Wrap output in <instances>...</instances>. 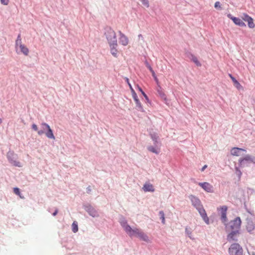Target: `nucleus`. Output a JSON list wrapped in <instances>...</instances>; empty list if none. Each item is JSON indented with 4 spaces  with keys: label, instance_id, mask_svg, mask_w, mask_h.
<instances>
[{
    "label": "nucleus",
    "instance_id": "6ab92c4d",
    "mask_svg": "<svg viewBox=\"0 0 255 255\" xmlns=\"http://www.w3.org/2000/svg\"><path fill=\"white\" fill-rule=\"evenodd\" d=\"M137 237L139 238L140 240H142L146 243L150 242V240L147 235L142 231L141 232Z\"/></svg>",
    "mask_w": 255,
    "mask_h": 255
},
{
    "label": "nucleus",
    "instance_id": "a18cd8bd",
    "mask_svg": "<svg viewBox=\"0 0 255 255\" xmlns=\"http://www.w3.org/2000/svg\"><path fill=\"white\" fill-rule=\"evenodd\" d=\"M2 123V120L0 118V124H1Z\"/></svg>",
    "mask_w": 255,
    "mask_h": 255
},
{
    "label": "nucleus",
    "instance_id": "b1692460",
    "mask_svg": "<svg viewBox=\"0 0 255 255\" xmlns=\"http://www.w3.org/2000/svg\"><path fill=\"white\" fill-rule=\"evenodd\" d=\"M191 60L197 66H201V63L198 61V58L196 56H193V55L192 56Z\"/></svg>",
    "mask_w": 255,
    "mask_h": 255
},
{
    "label": "nucleus",
    "instance_id": "79ce46f5",
    "mask_svg": "<svg viewBox=\"0 0 255 255\" xmlns=\"http://www.w3.org/2000/svg\"><path fill=\"white\" fill-rule=\"evenodd\" d=\"M207 167V165H205L201 169V171H203Z\"/></svg>",
    "mask_w": 255,
    "mask_h": 255
},
{
    "label": "nucleus",
    "instance_id": "2eb2a0df",
    "mask_svg": "<svg viewBox=\"0 0 255 255\" xmlns=\"http://www.w3.org/2000/svg\"><path fill=\"white\" fill-rule=\"evenodd\" d=\"M18 47L19 48L21 53H23L25 56H27L28 55L29 50L24 44L20 43V44L18 45Z\"/></svg>",
    "mask_w": 255,
    "mask_h": 255
},
{
    "label": "nucleus",
    "instance_id": "f8f14e48",
    "mask_svg": "<svg viewBox=\"0 0 255 255\" xmlns=\"http://www.w3.org/2000/svg\"><path fill=\"white\" fill-rule=\"evenodd\" d=\"M198 185L208 192H213V186L208 182L199 183Z\"/></svg>",
    "mask_w": 255,
    "mask_h": 255
},
{
    "label": "nucleus",
    "instance_id": "4468645a",
    "mask_svg": "<svg viewBox=\"0 0 255 255\" xmlns=\"http://www.w3.org/2000/svg\"><path fill=\"white\" fill-rule=\"evenodd\" d=\"M198 211L205 223L207 224H209V220L207 217L205 210L203 208H198Z\"/></svg>",
    "mask_w": 255,
    "mask_h": 255
},
{
    "label": "nucleus",
    "instance_id": "c85d7f7f",
    "mask_svg": "<svg viewBox=\"0 0 255 255\" xmlns=\"http://www.w3.org/2000/svg\"><path fill=\"white\" fill-rule=\"evenodd\" d=\"M159 215L160 216V218L162 219V223L164 224L165 223V218H164V214L162 211L159 212Z\"/></svg>",
    "mask_w": 255,
    "mask_h": 255
},
{
    "label": "nucleus",
    "instance_id": "dca6fc26",
    "mask_svg": "<svg viewBox=\"0 0 255 255\" xmlns=\"http://www.w3.org/2000/svg\"><path fill=\"white\" fill-rule=\"evenodd\" d=\"M144 192H154V188L152 184L150 183H145L142 188Z\"/></svg>",
    "mask_w": 255,
    "mask_h": 255
},
{
    "label": "nucleus",
    "instance_id": "ea45409f",
    "mask_svg": "<svg viewBox=\"0 0 255 255\" xmlns=\"http://www.w3.org/2000/svg\"><path fill=\"white\" fill-rule=\"evenodd\" d=\"M146 66L149 69L150 71L153 70L152 67L148 63L146 64Z\"/></svg>",
    "mask_w": 255,
    "mask_h": 255
},
{
    "label": "nucleus",
    "instance_id": "4c0bfd02",
    "mask_svg": "<svg viewBox=\"0 0 255 255\" xmlns=\"http://www.w3.org/2000/svg\"><path fill=\"white\" fill-rule=\"evenodd\" d=\"M236 170L238 172V174H239V176L240 177L242 175L241 171L239 169V168L238 167L236 168Z\"/></svg>",
    "mask_w": 255,
    "mask_h": 255
},
{
    "label": "nucleus",
    "instance_id": "7ed1b4c3",
    "mask_svg": "<svg viewBox=\"0 0 255 255\" xmlns=\"http://www.w3.org/2000/svg\"><path fill=\"white\" fill-rule=\"evenodd\" d=\"M243 250L239 244H232L229 248L230 255H243Z\"/></svg>",
    "mask_w": 255,
    "mask_h": 255
},
{
    "label": "nucleus",
    "instance_id": "37998d69",
    "mask_svg": "<svg viewBox=\"0 0 255 255\" xmlns=\"http://www.w3.org/2000/svg\"><path fill=\"white\" fill-rule=\"evenodd\" d=\"M58 213V210H56L55 212L53 213V216H56Z\"/></svg>",
    "mask_w": 255,
    "mask_h": 255
},
{
    "label": "nucleus",
    "instance_id": "7c9ffc66",
    "mask_svg": "<svg viewBox=\"0 0 255 255\" xmlns=\"http://www.w3.org/2000/svg\"><path fill=\"white\" fill-rule=\"evenodd\" d=\"M13 192L14 193L17 195H19L20 197H21L20 196V191H19V188H17V187H15V188H13Z\"/></svg>",
    "mask_w": 255,
    "mask_h": 255
},
{
    "label": "nucleus",
    "instance_id": "1a4fd4ad",
    "mask_svg": "<svg viewBox=\"0 0 255 255\" xmlns=\"http://www.w3.org/2000/svg\"><path fill=\"white\" fill-rule=\"evenodd\" d=\"M228 17L232 19L235 24L242 27L246 26V24L242 19L233 16L231 14H228Z\"/></svg>",
    "mask_w": 255,
    "mask_h": 255
},
{
    "label": "nucleus",
    "instance_id": "58836bf2",
    "mask_svg": "<svg viewBox=\"0 0 255 255\" xmlns=\"http://www.w3.org/2000/svg\"><path fill=\"white\" fill-rule=\"evenodd\" d=\"M153 78H154V80L155 81L156 84L158 86L159 85V81H158V79H157V77L156 76H154V77H153Z\"/></svg>",
    "mask_w": 255,
    "mask_h": 255
},
{
    "label": "nucleus",
    "instance_id": "cd10ccee",
    "mask_svg": "<svg viewBox=\"0 0 255 255\" xmlns=\"http://www.w3.org/2000/svg\"><path fill=\"white\" fill-rule=\"evenodd\" d=\"M131 94L132 98L134 99V101H137V100H138V97L133 89H131Z\"/></svg>",
    "mask_w": 255,
    "mask_h": 255
},
{
    "label": "nucleus",
    "instance_id": "0eeeda50",
    "mask_svg": "<svg viewBox=\"0 0 255 255\" xmlns=\"http://www.w3.org/2000/svg\"><path fill=\"white\" fill-rule=\"evenodd\" d=\"M242 19L248 22V26L251 28H253L255 27V24L254 22V19L252 17L246 13H243L242 17Z\"/></svg>",
    "mask_w": 255,
    "mask_h": 255
},
{
    "label": "nucleus",
    "instance_id": "f704fd0d",
    "mask_svg": "<svg viewBox=\"0 0 255 255\" xmlns=\"http://www.w3.org/2000/svg\"><path fill=\"white\" fill-rule=\"evenodd\" d=\"M215 8H221L220 2L219 1H216L215 3Z\"/></svg>",
    "mask_w": 255,
    "mask_h": 255
},
{
    "label": "nucleus",
    "instance_id": "9d476101",
    "mask_svg": "<svg viewBox=\"0 0 255 255\" xmlns=\"http://www.w3.org/2000/svg\"><path fill=\"white\" fill-rule=\"evenodd\" d=\"M246 228L249 232H252L255 229V219H247Z\"/></svg>",
    "mask_w": 255,
    "mask_h": 255
},
{
    "label": "nucleus",
    "instance_id": "39448f33",
    "mask_svg": "<svg viewBox=\"0 0 255 255\" xmlns=\"http://www.w3.org/2000/svg\"><path fill=\"white\" fill-rule=\"evenodd\" d=\"M14 153L13 151H9L7 153V158L9 162L15 166L21 167V164L19 161L14 159Z\"/></svg>",
    "mask_w": 255,
    "mask_h": 255
},
{
    "label": "nucleus",
    "instance_id": "9b49d317",
    "mask_svg": "<svg viewBox=\"0 0 255 255\" xmlns=\"http://www.w3.org/2000/svg\"><path fill=\"white\" fill-rule=\"evenodd\" d=\"M246 152V150L239 147H233L231 150V153L233 156H239L242 155V152Z\"/></svg>",
    "mask_w": 255,
    "mask_h": 255
},
{
    "label": "nucleus",
    "instance_id": "473e14b6",
    "mask_svg": "<svg viewBox=\"0 0 255 255\" xmlns=\"http://www.w3.org/2000/svg\"><path fill=\"white\" fill-rule=\"evenodd\" d=\"M194 200L195 201V202L196 203V204L198 205L200 204V201L198 198L195 197H193L192 199V202H193Z\"/></svg>",
    "mask_w": 255,
    "mask_h": 255
},
{
    "label": "nucleus",
    "instance_id": "20e7f679",
    "mask_svg": "<svg viewBox=\"0 0 255 255\" xmlns=\"http://www.w3.org/2000/svg\"><path fill=\"white\" fill-rule=\"evenodd\" d=\"M123 227L125 231L129 235V236H136L138 237L141 231L137 228L132 229L129 225H124Z\"/></svg>",
    "mask_w": 255,
    "mask_h": 255
},
{
    "label": "nucleus",
    "instance_id": "a211bd4d",
    "mask_svg": "<svg viewBox=\"0 0 255 255\" xmlns=\"http://www.w3.org/2000/svg\"><path fill=\"white\" fill-rule=\"evenodd\" d=\"M110 50H111V54L115 57H117L118 56L117 53H118V50L117 49V47L118 46V43H117L116 45H112L109 44Z\"/></svg>",
    "mask_w": 255,
    "mask_h": 255
},
{
    "label": "nucleus",
    "instance_id": "2f4dec72",
    "mask_svg": "<svg viewBox=\"0 0 255 255\" xmlns=\"http://www.w3.org/2000/svg\"><path fill=\"white\" fill-rule=\"evenodd\" d=\"M2 4L7 5L9 2V0H0Z\"/></svg>",
    "mask_w": 255,
    "mask_h": 255
},
{
    "label": "nucleus",
    "instance_id": "bb28decb",
    "mask_svg": "<svg viewBox=\"0 0 255 255\" xmlns=\"http://www.w3.org/2000/svg\"><path fill=\"white\" fill-rule=\"evenodd\" d=\"M20 43H22V41H21V35L19 34H18V35L17 37V39L16 40V41H15L16 48H17L18 47V45L19 44H20Z\"/></svg>",
    "mask_w": 255,
    "mask_h": 255
},
{
    "label": "nucleus",
    "instance_id": "4be33fe9",
    "mask_svg": "<svg viewBox=\"0 0 255 255\" xmlns=\"http://www.w3.org/2000/svg\"><path fill=\"white\" fill-rule=\"evenodd\" d=\"M147 149L149 151L154 153L156 154H158L160 151L159 148H156V147H153V146H149L147 147Z\"/></svg>",
    "mask_w": 255,
    "mask_h": 255
},
{
    "label": "nucleus",
    "instance_id": "393cba45",
    "mask_svg": "<svg viewBox=\"0 0 255 255\" xmlns=\"http://www.w3.org/2000/svg\"><path fill=\"white\" fill-rule=\"evenodd\" d=\"M72 231L74 233H76L78 231V227L77 223L74 221L72 225Z\"/></svg>",
    "mask_w": 255,
    "mask_h": 255
},
{
    "label": "nucleus",
    "instance_id": "f03ea898",
    "mask_svg": "<svg viewBox=\"0 0 255 255\" xmlns=\"http://www.w3.org/2000/svg\"><path fill=\"white\" fill-rule=\"evenodd\" d=\"M41 126L43 129L38 131V134L40 135L45 133L48 138L55 139V136L50 126L45 123H42Z\"/></svg>",
    "mask_w": 255,
    "mask_h": 255
},
{
    "label": "nucleus",
    "instance_id": "f3484780",
    "mask_svg": "<svg viewBox=\"0 0 255 255\" xmlns=\"http://www.w3.org/2000/svg\"><path fill=\"white\" fill-rule=\"evenodd\" d=\"M229 77L232 80L234 85L238 89L241 90L243 89V86L240 84V83L231 74H229Z\"/></svg>",
    "mask_w": 255,
    "mask_h": 255
},
{
    "label": "nucleus",
    "instance_id": "a878e982",
    "mask_svg": "<svg viewBox=\"0 0 255 255\" xmlns=\"http://www.w3.org/2000/svg\"><path fill=\"white\" fill-rule=\"evenodd\" d=\"M151 139L154 141L155 144L158 142V136L156 133L150 134Z\"/></svg>",
    "mask_w": 255,
    "mask_h": 255
},
{
    "label": "nucleus",
    "instance_id": "c03bdc74",
    "mask_svg": "<svg viewBox=\"0 0 255 255\" xmlns=\"http://www.w3.org/2000/svg\"><path fill=\"white\" fill-rule=\"evenodd\" d=\"M87 189L88 192H91V187H90V186H89V187L87 188Z\"/></svg>",
    "mask_w": 255,
    "mask_h": 255
},
{
    "label": "nucleus",
    "instance_id": "aec40b11",
    "mask_svg": "<svg viewBox=\"0 0 255 255\" xmlns=\"http://www.w3.org/2000/svg\"><path fill=\"white\" fill-rule=\"evenodd\" d=\"M158 88L157 90L158 94L161 98L165 100L166 99V95L164 94V92L162 91L161 87L159 85H158Z\"/></svg>",
    "mask_w": 255,
    "mask_h": 255
},
{
    "label": "nucleus",
    "instance_id": "c756f323",
    "mask_svg": "<svg viewBox=\"0 0 255 255\" xmlns=\"http://www.w3.org/2000/svg\"><path fill=\"white\" fill-rule=\"evenodd\" d=\"M138 89L139 91L141 93L142 95L144 97L146 100H148V98L147 95L145 94V93L143 91V90L141 89L140 87L138 86Z\"/></svg>",
    "mask_w": 255,
    "mask_h": 255
},
{
    "label": "nucleus",
    "instance_id": "412c9836",
    "mask_svg": "<svg viewBox=\"0 0 255 255\" xmlns=\"http://www.w3.org/2000/svg\"><path fill=\"white\" fill-rule=\"evenodd\" d=\"M238 233V231L233 230V231L228 235V238H227L228 240V241L236 240L234 238V236L235 235H236Z\"/></svg>",
    "mask_w": 255,
    "mask_h": 255
},
{
    "label": "nucleus",
    "instance_id": "5701e85b",
    "mask_svg": "<svg viewBox=\"0 0 255 255\" xmlns=\"http://www.w3.org/2000/svg\"><path fill=\"white\" fill-rule=\"evenodd\" d=\"M134 102L136 104V106L137 107V110L143 112L144 110H143V107H142V105H141V103L140 102L139 99L137 100V101H134Z\"/></svg>",
    "mask_w": 255,
    "mask_h": 255
},
{
    "label": "nucleus",
    "instance_id": "e433bc0d",
    "mask_svg": "<svg viewBox=\"0 0 255 255\" xmlns=\"http://www.w3.org/2000/svg\"><path fill=\"white\" fill-rule=\"evenodd\" d=\"M185 232L188 234V236L191 238L190 235H191V232L189 231L187 228L185 230Z\"/></svg>",
    "mask_w": 255,
    "mask_h": 255
},
{
    "label": "nucleus",
    "instance_id": "ddd939ff",
    "mask_svg": "<svg viewBox=\"0 0 255 255\" xmlns=\"http://www.w3.org/2000/svg\"><path fill=\"white\" fill-rule=\"evenodd\" d=\"M227 209V207L226 206H223L219 209V210L221 211L222 221L224 223L227 221L226 214Z\"/></svg>",
    "mask_w": 255,
    "mask_h": 255
},
{
    "label": "nucleus",
    "instance_id": "6e6552de",
    "mask_svg": "<svg viewBox=\"0 0 255 255\" xmlns=\"http://www.w3.org/2000/svg\"><path fill=\"white\" fill-rule=\"evenodd\" d=\"M118 33L119 35V43L125 46L128 45L129 43L128 37L121 31H119Z\"/></svg>",
    "mask_w": 255,
    "mask_h": 255
},
{
    "label": "nucleus",
    "instance_id": "f257e3e1",
    "mask_svg": "<svg viewBox=\"0 0 255 255\" xmlns=\"http://www.w3.org/2000/svg\"><path fill=\"white\" fill-rule=\"evenodd\" d=\"M104 35L109 44L115 45L118 43L116 32L111 27L107 26L105 28Z\"/></svg>",
    "mask_w": 255,
    "mask_h": 255
},
{
    "label": "nucleus",
    "instance_id": "72a5a7b5",
    "mask_svg": "<svg viewBox=\"0 0 255 255\" xmlns=\"http://www.w3.org/2000/svg\"><path fill=\"white\" fill-rule=\"evenodd\" d=\"M32 129H33L34 130H35V131H37L38 132V128H37V126L35 124H33L32 125Z\"/></svg>",
    "mask_w": 255,
    "mask_h": 255
},
{
    "label": "nucleus",
    "instance_id": "c9c22d12",
    "mask_svg": "<svg viewBox=\"0 0 255 255\" xmlns=\"http://www.w3.org/2000/svg\"><path fill=\"white\" fill-rule=\"evenodd\" d=\"M126 82H127V83L128 84L129 87V88L130 89V90L131 91V89H133L131 84L129 83V79L128 78H126Z\"/></svg>",
    "mask_w": 255,
    "mask_h": 255
},
{
    "label": "nucleus",
    "instance_id": "a19ab883",
    "mask_svg": "<svg viewBox=\"0 0 255 255\" xmlns=\"http://www.w3.org/2000/svg\"><path fill=\"white\" fill-rule=\"evenodd\" d=\"M150 72H151L152 73V75L153 77H154V76H156V75H155V73L154 72V71L152 70L151 71H150Z\"/></svg>",
    "mask_w": 255,
    "mask_h": 255
},
{
    "label": "nucleus",
    "instance_id": "423d86ee",
    "mask_svg": "<svg viewBox=\"0 0 255 255\" xmlns=\"http://www.w3.org/2000/svg\"><path fill=\"white\" fill-rule=\"evenodd\" d=\"M241 221L239 217L236 218L233 221L230 223V226L231 229L233 231L238 232L239 229L241 227Z\"/></svg>",
    "mask_w": 255,
    "mask_h": 255
}]
</instances>
